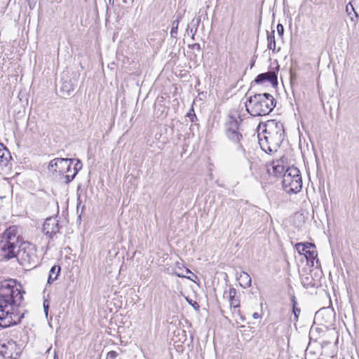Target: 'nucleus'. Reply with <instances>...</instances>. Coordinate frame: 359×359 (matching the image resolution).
Instances as JSON below:
<instances>
[{
    "instance_id": "nucleus-1",
    "label": "nucleus",
    "mask_w": 359,
    "mask_h": 359,
    "mask_svg": "<svg viewBox=\"0 0 359 359\" xmlns=\"http://www.w3.org/2000/svg\"><path fill=\"white\" fill-rule=\"evenodd\" d=\"M15 280L1 283L0 286V326L8 327L17 325L24 318L25 310L22 307L23 293Z\"/></svg>"
},
{
    "instance_id": "nucleus-2",
    "label": "nucleus",
    "mask_w": 359,
    "mask_h": 359,
    "mask_svg": "<svg viewBox=\"0 0 359 359\" xmlns=\"http://www.w3.org/2000/svg\"><path fill=\"white\" fill-rule=\"evenodd\" d=\"M285 135L283 124L272 121L265 126L262 135L259 134V144L266 153L272 154L277 151L280 147Z\"/></svg>"
},
{
    "instance_id": "nucleus-3",
    "label": "nucleus",
    "mask_w": 359,
    "mask_h": 359,
    "mask_svg": "<svg viewBox=\"0 0 359 359\" xmlns=\"http://www.w3.org/2000/svg\"><path fill=\"white\" fill-rule=\"evenodd\" d=\"M20 244L17 227L12 226L6 229L0 239V259L3 261L15 259Z\"/></svg>"
},
{
    "instance_id": "nucleus-4",
    "label": "nucleus",
    "mask_w": 359,
    "mask_h": 359,
    "mask_svg": "<svg viewBox=\"0 0 359 359\" xmlns=\"http://www.w3.org/2000/svg\"><path fill=\"white\" fill-rule=\"evenodd\" d=\"M276 100L269 93H259L250 96L245 102L247 111L253 116L268 115L276 107Z\"/></svg>"
},
{
    "instance_id": "nucleus-5",
    "label": "nucleus",
    "mask_w": 359,
    "mask_h": 359,
    "mask_svg": "<svg viewBox=\"0 0 359 359\" xmlns=\"http://www.w3.org/2000/svg\"><path fill=\"white\" fill-rule=\"evenodd\" d=\"M283 187L288 194H297L302 189V180L299 170L289 167L283 175Z\"/></svg>"
},
{
    "instance_id": "nucleus-6",
    "label": "nucleus",
    "mask_w": 359,
    "mask_h": 359,
    "mask_svg": "<svg viewBox=\"0 0 359 359\" xmlns=\"http://www.w3.org/2000/svg\"><path fill=\"white\" fill-rule=\"evenodd\" d=\"M242 119L236 112L231 111L226 119L224 123L225 134L228 139L231 142L240 144L243 139L241 123Z\"/></svg>"
},
{
    "instance_id": "nucleus-7",
    "label": "nucleus",
    "mask_w": 359,
    "mask_h": 359,
    "mask_svg": "<svg viewBox=\"0 0 359 359\" xmlns=\"http://www.w3.org/2000/svg\"><path fill=\"white\" fill-rule=\"evenodd\" d=\"M15 259L25 268L35 267L39 262L36 246L28 242L21 243Z\"/></svg>"
},
{
    "instance_id": "nucleus-8",
    "label": "nucleus",
    "mask_w": 359,
    "mask_h": 359,
    "mask_svg": "<svg viewBox=\"0 0 359 359\" xmlns=\"http://www.w3.org/2000/svg\"><path fill=\"white\" fill-rule=\"evenodd\" d=\"M69 163H70V158H55L50 161L48 170L53 175L56 176L58 175L60 179L63 180L65 170H67V167Z\"/></svg>"
},
{
    "instance_id": "nucleus-9",
    "label": "nucleus",
    "mask_w": 359,
    "mask_h": 359,
    "mask_svg": "<svg viewBox=\"0 0 359 359\" xmlns=\"http://www.w3.org/2000/svg\"><path fill=\"white\" fill-rule=\"evenodd\" d=\"M295 249L300 255H304L308 262H311L313 266V261L317 259L318 252L315 244L312 243H297Z\"/></svg>"
},
{
    "instance_id": "nucleus-10",
    "label": "nucleus",
    "mask_w": 359,
    "mask_h": 359,
    "mask_svg": "<svg viewBox=\"0 0 359 359\" xmlns=\"http://www.w3.org/2000/svg\"><path fill=\"white\" fill-rule=\"evenodd\" d=\"M60 231L58 220L55 217H49L46 219L42 226V232L50 238H52Z\"/></svg>"
},
{
    "instance_id": "nucleus-11",
    "label": "nucleus",
    "mask_w": 359,
    "mask_h": 359,
    "mask_svg": "<svg viewBox=\"0 0 359 359\" xmlns=\"http://www.w3.org/2000/svg\"><path fill=\"white\" fill-rule=\"evenodd\" d=\"M334 318V313L333 310L329 308H323L318 311L315 314V318L319 321H322V324L325 327L332 325Z\"/></svg>"
},
{
    "instance_id": "nucleus-12",
    "label": "nucleus",
    "mask_w": 359,
    "mask_h": 359,
    "mask_svg": "<svg viewBox=\"0 0 359 359\" xmlns=\"http://www.w3.org/2000/svg\"><path fill=\"white\" fill-rule=\"evenodd\" d=\"M18 348L15 341L12 339L4 340V348L1 351V355L5 359L15 358L18 355Z\"/></svg>"
},
{
    "instance_id": "nucleus-13",
    "label": "nucleus",
    "mask_w": 359,
    "mask_h": 359,
    "mask_svg": "<svg viewBox=\"0 0 359 359\" xmlns=\"http://www.w3.org/2000/svg\"><path fill=\"white\" fill-rule=\"evenodd\" d=\"M255 82L257 83H263L265 82H269L273 86H275L278 84L277 74L275 72L273 71H269L265 73L259 74L255 78Z\"/></svg>"
},
{
    "instance_id": "nucleus-14",
    "label": "nucleus",
    "mask_w": 359,
    "mask_h": 359,
    "mask_svg": "<svg viewBox=\"0 0 359 359\" xmlns=\"http://www.w3.org/2000/svg\"><path fill=\"white\" fill-rule=\"evenodd\" d=\"M229 302L230 306L233 309H238L240 306V300L236 297V290L233 287L229 290Z\"/></svg>"
},
{
    "instance_id": "nucleus-15",
    "label": "nucleus",
    "mask_w": 359,
    "mask_h": 359,
    "mask_svg": "<svg viewBox=\"0 0 359 359\" xmlns=\"http://www.w3.org/2000/svg\"><path fill=\"white\" fill-rule=\"evenodd\" d=\"M11 156L8 150L0 144V165L6 166Z\"/></svg>"
},
{
    "instance_id": "nucleus-16",
    "label": "nucleus",
    "mask_w": 359,
    "mask_h": 359,
    "mask_svg": "<svg viewBox=\"0 0 359 359\" xmlns=\"http://www.w3.org/2000/svg\"><path fill=\"white\" fill-rule=\"evenodd\" d=\"M73 161H74V159L70 158V163H69L67 165H68L67 167V170H65V174L63 177V180H64V182L66 184H68L70 182H72L74 179L75 176L76 175V174L74 173V168L72 166Z\"/></svg>"
},
{
    "instance_id": "nucleus-17",
    "label": "nucleus",
    "mask_w": 359,
    "mask_h": 359,
    "mask_svg": "<svg viewBox=\"0 0 359 359\" xmlns=\"http://www.w3.org/2000/svg\"><path fill=\"white\" fill-rule=\"evenodd\" d=\"M237 280L240 281L241 286L244 288L249 287L251 285V277L246 272L242 271L237 277Z\"/></svg>"
},
{
    "instance_id": "nucleus-18",
    "label": "nucleus",
    "mask_w": 359,
    "mask_h": 359,
    "mask_svg": "<svg viewBox=\"0 0 359 359\" xmlns=\"http://www.w3.org/2000/svg\"><path fill=\"white\" fill-rule=\"evenodd\" d=\"M60 266L58 265H54L50 270L49 276L48 279V283L51 284L53 283L57 278L60 273Z\"/></svg>"
},
{
    "instance_id": "nucleus-19",
    "label": "nucleus",
    "mask_w": 359,
    "mask_h": 359,
    "mask_svg": "<svg viewBox=\"0 0 359 359\" xmlns=\"http://www.w3.org/2000/svg\"><path fill=\"white\" fill-rule=\"evenodd\" d=\"M276 46L275 31L272 30L270 33L267 32V48L275 52Z\"/></svg>"
},
{
    "instance_id": "nucleus-20",
    "label": "nucleus",
    "mask_w": 359,
    "mask_h": 359,
    "mask_svg": "<svg viewBox=\"0 0 359 359\" xmlns=\"http://www.w3.org/2000/svg\"><path fill=\"white\" fill-rule=\"evenodd\" d=\"M182 19L181 15H178L177 16V18L172 21V27L170 30V36L174 39L177 38L178 34V27L180 22V20Z\"/></svg>"
},
{
    "instance_id": "nucleus-21",
    "label": "nucleus",
    "mask_w": 359,
    "mask_h": 359,
    "mask_svg": "<svg viewBox=\"0 0 359 359\" xmlns=\"http://www.w3.org/2000/svg\"><path fill=\"white\" fill-rule=\"evenodd\" d=\"M302 284L304 287H312L315 286V280L311 275L306 274L302 277Z\"/></svg>"
},
{
    "instance_id": "nucleus-22",
    "label": "nucleus",
    "mask_w": 359,
    "mask_h": 359,
    "mask_svg": "<svg viewBox=\"0 0 359 359\" xmlns=\"http://www.w3.org/2000/svg\"><path fill=\"white\" fill-rule=\"evenodd\" d=\"M134 177L132 174L127 175L125 177L124 185L127 187L128 191H130L131 194L134 191L133 186Z\"/></svg>"
},
{
    "instance_id": "nucleus-23",
    "label": "nucleus",
    "mask_w": 359,
    "mask_h": 359,
    "mask_svg": "<svg viewBox=\"0 0 359 359\" xmlns=\"http://www.w3.org/2000/svg\"><path fill=\"white\" fill-rule=\"evenodd\" d=\"M291 301H292V308H293L292 310H293V313L294 316V319L296 321H297L301 311H300V309L297 306V302L296 301L295 296L293 295L292 297Z\"/></svg>"
},
{
    "instance_id": "nucleus-24",
    "label": "nucleus",
    "mask_w": 359,
    "mask_h": 359,
    "mask_svg": "<svg viewBox=\"0 0 359 359\" xmlns=\"http://www.w3.org/2000/svg\"><path fill=\"white\" fill-rule=\"evenodd\" d=\"M346 12L348 13V15H351L352 12L353 13L355 17L356 18H359V15H358V13L355 11V9L353 6V5L351 4V3H348L347 5H346Z\"/></svg>"
},
{
    "instance_id": "nucleus-25",
    "label": "nucleus",
    "mask_w": 359,
    "mask_h": 359,
    "mask_svg": "<svg viewBox=\"0 0 359 359\" xmlns=\"http://www.w3.org/2000/svg\"><path fill=\"white\" fill-rule=\"evenodd\" d=\"M273 170L275 175H280L283 172L284 168L283 165L278 164L273 165Z\"/></svg>"
},
{
    "instance_id": "nucleus-26",
    "label": "nucleus",
    "mask_w": 359,
    "mask_h": 359,
    "mask_svg": "<svg viewBox=\"0 0 359 359\" xmlns=\"http://www.w3.org/2000/svg\"><path fill=\"white\" fill-rule=\"evenodd\" d=\"M200 22H201V18L198 17L196 20V25H195L196 27H195V29H194L193 28L191 29V32L192 33V36H191L192 39H194V36H195V34L197 32L198 27L199 25Z\"/></svg>"
},
{
    "instance_id": "nucleus-27",
    "label": "nucleus",
    "mask_w": 359,
    "mask_h": 359,
    "mask_svg": "<svg viewBox=\"0 0 359 359\" xmlns=\"http://www.w3.org/2000/svg\"><path fill=\"white\" fill-rule=\"evenodd\" d=\"M73 168H74V174H77L78 172L82 168V163H81V162L79 160H77L76 163L74 164Z\"/></svg>"
},
{
    "instance_id": "nucleus-28",
    "label": "nucleus",
    "mask_w": 359,
    "mask_h": 359,
    "mask_svg": "<svg viewBox=\"0 0 359 359\" xmlns=\"http://www.w3.org/2000/svg\"><path fill=\"white\" fill-rule=\"evenodd\" d=\"M118 355V353L115 351H111L107 353V359H115Z\"/></svg>"
},
{
    "instance_id": "nucleus-29",
    "label": "nucleus",
    "mask_w": 359,
    "mask_h": 359,
    "mask_svg": "<svg viewBox=\"0 0 359 359\" xmlns=\"http://www.w3.org/2000/svg\"><path fill=\"white\" fill-rule=\"evenodd\" d=\"M277 32H278V34L280 36H283V33H284V27L283 26V25L281 24H278L277 25Z\"/></svg>"
},
{
    "instance_id": "nucleus-30",
    "label": "nucleus",
    "mask_w": 359,
    "mask_h": 359,
    "mask_svg": "<svg viewBox=\"0 0 359 359\" xmlns=\"http://www.w3.org/2000/svg\"><path fill=\"white\" fill-rule=\"evenodd\" d=\"M189 47L190 48H191L192 50H201V46L199 43H194V44H191V45H189Z\"/></svg>"
},
{
    "instance_id": "nucleus-31",
    "label": "nucleus",
    "mask_w": 359,
    "mask_h": 359,
    "mask_svg": "<svg viewBox=\"0 0 359 359\" xmlns=\"http://www.w3.org/2000/svg\"><path fill=\"white\" fill-rule=\"evenodd\" d=\"M187 116L190 117L191 122H194V119H196V116L194 114H191V113H188Z\"/></svg>"
},
{
    "instance_id": "nucleus-32",
    "label": "nucleus",
    "mask_w": 359,
    "mask_h": 359,
    "mask_svg": "<svg viewBox=\"0 0 359 359\" xmlns=\"http://www.w3.org/2000/svg\"><path fill=\"white\" fill-rule=\"evenodd\" d=\"M43 309H44V312L46 313V315L48 314V304H46V302H43Z\"/></svg>"
},
{
    "instance_id": "nucleus-33",
    "label": "nucleus",
    "mask_w": 359,
    "mask_h": 359,
    "mask_svg": "<svg viewBox=\"0 0 359 359\" xmlns=\"http://www.w3.org/2000/svg\"><path fill=\"white\" fill-rule=\"evenodd\" d=\"M238 149H240L242 151V153L243 154L244 156L246 157L245 149L243 148V147L241 144H239Z\"/></svg>"
},
{
    "instance_id": "nucleus-34",
    "label": "nucleus",
    "mask_w": 359,
    "mask_h": 359,
    "mask_svg": "<svg viewBox=\"0 0 359 359\" xmlns=\"http://www.w3.org/2000/svg\"><path fill=\"white\" fill-rule=\"evenodd\" d=\"M4 348V340L0 341V355H1V351Z\"/></svg>"
},
{
    "instance_id": "nucleus-35",
    "label": "nucleus",
    "mask_w": 359,
    "mask_h": 359,
    "mask_svg": "<svg viewBox=\"0 0 359 359\" xmlns=\"http://www.w3.org/2000/svg\"><path fill=\"white\" fill-rule=\"evenodd\" d=\"M175 274L178 276V277H186V276L184 274H183L182 273H180V272H175Z\"/></svg>"
},
{
    "instance_id": "nucleus-36",
    "label": "nucleus",
    "mask_w": 359,
    "mask_h": 359,
    "mask_svg": "<svg viewBox=\"0 0 359 359\" xmlns=\"http://www.w3.org/2000/svg\"><path fill=\"white\" fill-rule=\"evenodd\" d=\"M252 317H253V318H255V319H257V318H259V313H253V315H252Z\"/></svg>"
},
{
    "instance_id": "nucleus-37",
    "label": "nucleus",
    "mask_w": 359,
    "mask_h": 359,
    "mask_svg": "<svg viewBox=\"0 0 359 359\" xmlns=\"http://www.w3.org/2000/svg\"><path fill=\"white\" fill-rule=\"evenodd\" d=\"M295 77H296L295 74L291 72V74H290V78H291V79L292 80V79H294Z\"/></svg>"
},
{
    "instance_id": "nucleus-38",
    "label": "nucleus",
    "mask_w": 359,
    "mask_h": 359,
    "mask_svg": "<svg viewBox=\"0 0 359 359\" xmlns=\"http://www.w3.org/2000/svg\"><path fill=\"white\" fill-rule=\"evenodd\" d=\"M238 218V222L239 223L241 224L242 222V218L241 217H240L238 215H237Z\"/></svg>"
},
{
    "instance_id": "nucleus-39",
    "label": "nucleus",
    "mask_w": 359,
    "mask_h": 359,
    "mask_svg": "<svg viewBox=\"0 0 359 359\" xmlns=\"http://www.w3.org/2000/svg\"><path fill=\"white\" fill-rule=\"evenodd\" d=\"M185 271L187 273H192V272L189 269H186Z\"/></svg>"
},
{
    "instance_id": "nucleus-40",
    "label": "nucleus",
    "mask_w": 359,
    "mask_h": 359,
    "mask_svg": "<svg viewBox=\"0 0 359 359\" xmlns=\"http://www.w3.org/2000/svg\"><path fill=\"white\" fill-rule=\"evenodd\" d=\"M73 90V88H68L67 89V93H69L70 91H72Z\"/></svg>"
},
{
    "instance_id": "nucleus-41",
    "label": "nucleus",
    "mask_w": 359,
    "mask_h": 359,
    "mask_svg": "<svg viewBox=\"0 0 359 359\" xmlns=\"http://www.w3.org/2000/svg\"><path fill=\"white\" fill-rule=\"evenodd\" d=\"M65 88H67V85H64L62 86V90H65Z\"/></svg>"
},
{
    "instance_id": "nucleus-42",
    "label": "nucleus",
    "mask_w": 359,
    "mask_h": 359,
    "mask_svg": "<svg viewBox=\"0 0 359 359\" xmlns=\"http://www.w3.org/2000/svg\"><path fill=\"white\" fill-rule=\"evenodd\" d=\"M109 4H114V0H109Z\"/></svg>"
},
{
    "instance_id": "nucleus-43",
    "label": "nucleus",
    "mask_w": 359,
    "mask_h": 359,
    "mask_svg": "<svg viewBox=\"0 0 359 359\" xmlns=\"http://www.w3.org/2000/svg\"><path fill=\"white\" fill-rule=\"evenodd\" d=\"M351 20L352 21H353V20H354V19H353V18L352 16H351Z\"/></svg>"
}]
</instances>
